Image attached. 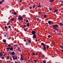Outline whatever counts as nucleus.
<instances>
[{
	"mask_svg": "<svg viewBox=\"0 0 63 63\" xmlns=\"http://www.w3.org/2000/svg\"><path fill=\"white\" fill-rule=\"evenodd\" d=\"M19 2H22V0H20V1H19Z\"/></svg>",
	"mask_w": 63,
	"mask_h": 63,
	"instance_id": "obj_49",
	"label": "nucleus"
},
{
	"mask_svg": "<svg viewBox=\"0 0 63 63\" xmlns=\"http://www.w3.org/2000/svg\"><path fill=\"white\" fill-rule=\"evenodd\" d=\"M28 42H29V43H30L31 42V41L29 40L28 41Z\"/></svg>",
	"mask_w": 63,
	"mask_h": 63,
	"instance_id": "obj_28",
	"label": "nucleus"
},
{
	"mask_svg": "<svg viewBox=\"0 0 63 63\" xmlns=\"http://www.w3.org/2000/svg\"><path fill=\"white\" fill-rule=\"evenodd\" d=\"M32 7H30V10H31V9H32Z\"/></svg>",
	"mask_w": 63,
	"mask_h": 63,
	"instance_id": "obj_35",
	"label": "nucleus"
},
{
	"mask_svg": "<svg viewBox=\"0 0 63 63\" xmlns=\"http://www.w3.org/2000/svg\"><path fill=\"white\" fill-rule=\"evenodd\" d=\"M7 25H9V23H7Z\"/></svg>",
	"mask_w": 63,
	"mask_h": 63,
	"instance_id": "obj_54",
	"label": "nucleus"
},
{
	"mask_svg": "<svg viewBox=\"0 0 63 63\" xmlns=\"http://www.w3.org/2000/svg\"><path fill=\"white\" fill-rule=\"evenodd\" d=\"M48 22L49 24H50L51 23V21H49Z\"/></svg>",
	"mask_w": 63,
	"mask_h": 63,
	"instance_id": "obj_15",
	"label": "nucleus"
},
{
	"mask_svg": "<svg viewBox=\"0 0 63 63\" xmlns=\"http://www.w3.org/2000/svg\"><path fill=\"white\" fill-rule=\"evenodd\" d=\"M60 2H62V1H60Z\"/></svg>",
	"mask_w": 63,
	"mask_h": 63,
	"instance_id": "obj_57",
	"label": "nucleus"
},
{
	"mask_svg": "<svg viewBox=\"0 0 63 63\" xmlns=\"http://www.w3.org/2000/svg\"><path fill=\"white\" fill-rule=\"evenodd\" d=\"M11 26H8V27L9 28H11Z\"/></svg>",
	"mask_w": 63,
	"mask_h": 63,
	"instance_id": "obj_37",
	"label": "nucleus"
},
{
	"mask_svg": "<svg viewBox=\"0 0 63 63\" xmlns=\"http://www.w3.org/2000/svg\"><path fill=\"white\" fill-rule=\"evenodd\" d=\"M10 47H7L6 48V49H7V50H9L10 49Z\"/></svg>",
	"mask_w": 63,
	"mask_h": 63,
	"instance_id": "obj_14",
	"label": "nucleus"
},
{
	"mask_svg": "<svg viewBox=\"0 0 63 63\" xmlns=\"http://www.w3.org/2000/svg\"><path fill=\"white\" fill-rule=\"evenodd\" d=\"M9 59V56H8L7 57V59Z\"/></svg>",
	"mask_w": 63,
	"mask_h": 63,
	"instance_id": "obj_30",
	"label": "nucleus"
},
{
	"mask_svg": "<svg viewBox=\"0 0 63 63\" xmlns=\"http://www.w3.org/2000/svg\"><path fill=\"white\" fill-rule=\"evenodd\" d=\"M24 42H26V40L25 39L24 40Z\"/></svg>",
	"mask_w": 63,
	"mask_h": 63,
	"instance_id": "obj_43",
	"label": "nucleus"
},
{
	"mask_svg": "<svg viewBox=\"0 0 63 63\" xmlns=\"http://www.w3.org/2000/svg\"><path fill=\"white\" fill-rule=\"evenodd\" d=\"M38 18H40V16H38Z\"/></svg>",
	"mask_w": 63,
	"mask_h": 63,
	"instance_id": "obj_45",
	"label": "nucleus"
},
{
	"mask_svg": "<svg viewBox=\"0 0 63 63\" xmlns=\"http://www.w3.org/2000/svg\"><path fill=\"white\" fill-rule=\"evenodd\" d=\"M58 25H53V28L54 30H55L58 31H59V29L57 28V27H58Z\"/></svg>",
	"mask_w": 63,
	"mask_h": 63,
	"instance_id": "obj_1",
	"label": "nucleus"
},
{
	"mask_svg": "<svg viewBox=\"0 0 63 63\" xmlns=\"http://www.w3.org/2000/svg\"><path fill=\"white\" fill-rule=\"evenodd\" d=\"M36 7V5H34L33 6H32V7L33 8H35V7Z\"/></svg>",
	"mask_w": 63,
	"mask_h": 63,
	"instance_id": "obj_18",
	"label": "nucleus"
},
{
	"mask_svg": "<svg viewBox=\"0 0 63 63\" xmlns=\"http://www.w3.org/2000/svg\"><path fill=\"white\" fill-rule=\"evenodd\" d=\"M30 24L29 23H28L27 24L26 26L25 25H23L24 27H27H27H29V26Z\"/></svg>",
	"mask_w": 63,
	"mask_h": 63,
	"instance_id": "obj_3",
	"label": "nucleus"
},
{
	"mask_svg": "<svg viewBox=\"0 0 63 63\" xmlns=\"http://www.w3.org/2000/svg\"><path fill=\"white\" fill-rule=\"evenodd\" d=\"M43 63H46V62H45V61H43Z\"/></svg>",
	"mask_w": 63,
	"mask_h": 63,
	"instance_id": "obj_38",
	"label": "nucleus"
},
{
	"mask_svg": "<svg viewBox=\"0 0 63 63\" xmlns=\"http://www.w3.org/2000/svg\"><path fill=\"white\" fill-rule=\"evenodd\" d=\"M14 19L13 18H12L11 19H10V20L11 21H14Z\"/></svg>",
	"mask_w": 63,
	"mask_h": 63,
	"instance_id": "obj_20",
	"label": "nucleus"
},
{
	"mask_svg": "<svg viewBox=\"0 0 63 63\" xmlns=\"http://www.w3.org/2000/svg\"><path fill=\"white\" fill-rule=\"evenodd\" d=\"M60 47L61 48H63V46H61Z\"/></svg>",
	"mask_w": 63,
	"mask_h": 63,
	"instance_id": "obj_33",
	"label": "nucleus"
},
{
	"mask_svg": "<svg viewBox=\"0 0 63 63\" xmlns=\"http://www.w3.org/2000/svg\"><path fill=\"white\" fill-rule=\"evenodd\" d=\"M10 21H9V22H10Z\"/></svg>",
	"mask_w": 63,
	"mask_h": 63,
	"instance_id": "obj_61",
	"label": "nucleus"
},
{
	"mask_svg": "<svg viewBox=\"0 0 63 63\" xmlns=\"http://www.w3.org/2000/svg\"><path fill=\"white\" fill-rule=\"evenodd\" d=\"M61 5H62V6L63 5V4H61Z\"/></svg>",
	"mask_w": 63,
	"mask_h": 63,
	"instance_id": "obj_55",
	"label": "nucleus"
},
{
	"mask_svg": "<svg viewBox=\"0 0 63 63\" xmlns=\"http://www.w3.org/2000/svg\"><path fill=\"white\" fill-rule=\"evenodd\" d=\"M47 48H49V47H48V46H47Z\"/></svg>",
	"mask_w": 63,
	"mask_h": 63,
	"instance_id": "obj_40",
	"label": "nucleus"
},
{
	"mask_svg": "<svg viewBox=\"0 0 63 63\" xmlns=\"http://www.w3.org/2000/svg\"><path fill=\"white\" fill-rule=\"evenodd\" d=\"M38 14H42V12H38Z\"/></svg>",
	"mask_w": 63,
	"mask_h": 63,
	"instance_id": "obj_22",
	"label": "nucleus"
},
{
	"mask_svg": "<svg viewBox=\"0 0 63 63\" xmlns=\"http://www.w3.org/2000/svg\"><path fill=\"white\" fill-rule=\"evenodd\" d=\"M3 54L2 53L0 52V58L1 57H2V56H3Z\"/></svg>",
	"mask_w": 63,
	"mask_h": 63,
	"instance_id": "obj_7",
	"label": "nucleus"
},
{
	"mask_svg": "<svg viewBox=\"0 0 63 63\" xmlns=\"http://www.w3.org/2000/svg\"><path fill=\"white\" fill-rule=\"evenodd\" d=\"M25 16V15L23 16Z\"/></svg>",
	"mask_w": 63,
	"mask_h": 63,
	"instance_id": "obj_58",
	"label": "nucleus"
},
{
	"mask_svg": "<svg viewBox=\"0 0 63 63\" xmlns=\"http://www.w3.org/2000/svg\"><path fill=\"white\" fill-rule=\"evenodd\" d=\"M53 45H54V44H53Z\"/></svg>",
	"mask_w": 63,
	"mask_h": 63,
	"instance_id": "obj_62",
	"label": "nucleus"
},
{
	"mask_svg": "<svg viewBox=\"0 0 63 63\" xmlns=\"http://www.w3.org/2000/svg\"><path fill=\"white\" fill-rule=\"evenodd\" d=\"M58 9H55L54 10V12H58Z\"/></svg>",
	"mask_w": 63,
	"mask_h": 63,
	"instance_id": "obj_12",
	"label": "nucleus"
},
{
	"mask_svg": "<svg viewBox=\"0 0 63 63\" xmlns=\"http://www.w3.org/2000/svg\"><path fill=\"white\" fill-rule=\"evenodd\" d=\"M10 49L11 50V51L13 50V47H11L10 48Z\"/></svg>",
	"mask_w": 63,
	"mask_h": 63,
	"instance_id": "obj_8",
	"label": "nucleus"
},
{
	"mask_svg": "<svg viewBox=\"0 0 63 63\" xmlns=\"http://www.w3.org/2000/svg\"><path fill=\"white\" fill-rule=\"evenodd\" d=\"M61 50V51H62V52H63V50Z\"/></svg>",
	"mask_w": 63,
	"mask_h": 63,
	"instance_id": "obj_52",
	"label": "nucleus"
},
{
	"mask_svg": "<svg viewBox=\"0 0 63 63\" xmlns=\"http://www.w3.org/2000/svg\"><path fill=\"white\" fill-rule=\"evenodd\" d=\"M48 38H50V37H51V36L50 35H49L48 36Z\"/></svg>",
	"mask_w": 63,
	"mask_h": 63,
	"instance_id": "obj_25",
	"label": "nucleus"
},
{
	"mask_svg": "<svg viewBox=\"0 0 63 63\" xmlns=\"http://www.w3.org/2000/svg\"><path fill=\"white\" fill-rule=\"evenodd\" d=\"M24 30L25 31H26V29H24Z\"/></svg>",
	"mask_w": 63,
	"mask_h": 63,
	"instance_id": "obj_42",
	"label": "nucleus"
},
{
	"mask_svg": "<svg viewBox=\"0 0 63 63\" xmlns=\"http://www.w3.org/2000/svg\"><path fill=\"white\" fill-rule=\"evenodd\" d=\"M59 25L60 26H63V24H62V23H60Z\"/></svg>",
	"mask_w": 63,
	"mask_h": 63,
	"instance_id": "obj_16",
	"label": "nucleus"
},
{
	"mask_svg": "<svg viewBox=\"0 0 63 63\" xmlns=\"http://www.w3.org/2000/svg\"><path fill=\"white\" fill-rule=\"evenodd\" d=\"M41 5H39V6H38V8H41Z\"/></svg>",
	"mask_w": 63,
	"mask_h": 63,
	"instance_id": "obj_21",
	"label": "nucleus"
},
{
	"mask_svg": "<svg viewBox=\"0 0 63 63\" xmlns=\"http://www.w3.org/2000/svg\"><path fill=\"white\" fill-rule=\"evenodd\" d=\"M37 20H39V18H37Z\"/></svg>",
	"mask_w": 63,
	"mask_h": 63,
	"instance_id": "obj_51",
	"label": "nucleus"
},
{
	"mask_svg": "<svg viewBox=\"0 0 63 63\" xmlns=\"http://www.w3.org/2000/svg\"><path fill=\"white\" fill-rule=\"evenodd\" d=\"M17 14V13L16 12H15L14 13V15H16Z\"/></svg>",
	"mask_w": 63,
	"mask_h": 63,
	"instance_id": "obj_19",
	"label": "nucleus"
},
{
	"mask_svg": "<svg viewBox=\"0 0 63 63\" xmlns=\"http://www.w3.org/2000/svg\"><path fill=\"white\" fill-rule=\"evenodd\" d=\"M26 46H27V45H28V43H26Z\"/></svg>",
	"mask_w": 63,
	"mask_h": 63,
	"instance_id": "obj_46",
	"label": "nucleus"
},
{
	"mask_svg": "<svg viewBox=\"0 0 63 63\" xmlns=\"http://www.w3.org/2000/svg\"><path fill=\"white\" fill-rule=\"evenodd\" d=\"M2 4V2L1 1L0 2V4Z\"/></svg>",
	"mask_w": 63,
	"mask_h": 63,
	"instance_id": "obj_34",
	"label": "nucleus"
},
{
	"mask_svg": "<svg viewBox=\"0 0 63 63\" xmlns=\"http://www.w3.org/2000/svg\"><path fill=\"white\" fill-rule=\"evenodd\" d=\"M62 3H63L62 2Z\"/></svg>",
	"mask_w": 63,
	"mask_h": 63,
	"instance_id": "obj_60",
	"label": "nucleus"
},
{
	"mask_svg": "<svg viewBox=\"0 0 63 63\" xmlns=\"http://www.w3.org/2000/svg\"><path fill=\"white\" fill-rule=\"evenodd\" d=\"M30 1H31V0H29Z\"/></svg>",
	"mask_w": 63,
	"mask_h": 63,
	"instance_id": "obj_59",
	"label": "nucleus"
},
{
	"mask_svg": "<svg viewBox=\"0 0 63 63\" xmlns=\"http://www.w3.org/2000/svg\"><path fill=\"white\" fill-rule=\"evenodd\" d=\"M41 45L42 46L43 45V46H44V47H46V45H44V43H41Z\"/></svg>",
	"mask_w": 63,
	"mask_h": 63,
	"instance_id": "obj_9",
	"label": "nucleus"
},
{
	"mask_svg": "<svg viewBox=\"0 0 63 63\" xmlns=\"http://www.w3.org/2000/svg\"><path fill=\"white\" fill-rule=\"evenodd\" d=\"M5 55H6V54H4V56H5Z\"/></svg>",
	"mask_w": 63,
	"mask_h": 63,
	"instance_id": "obj_56",
	"label": "nucleus"
},
{
	"mask_svg": "<svg viewBox=\"0 0 63 63\" xmlns=\"http://www.w3.org/2000/svg\"><path fill=\"white\" fill-rule=\"evenodd\" d=\"M47 15H44V17H45V18H46V17H47Z\"/></svg>",
	"mask_w": 63,
	"mask_h": 63,
	"instance_id": "obj_24",
	"label": "nucleus"
},
{
	"mask_svg": "<svg viewBox=\"0 0 63 63\" xmlns=\"http://www.w3.org/2000/svg\"><path fill=\"white\" fill-rule=\"evenodd\" d=\"M33 55H35V54L34 53H33Z\"/></svg>",
	"mask_w": 63,
	"mask_h": 63,
	"instance_id": "obj_39",
	"label": "nucleus"
},
{
	"mask_svg": "<svg viewBox=\"0 0 63 63\" xmlns=\"http://www.w3.org/2000/svg\"><path fill=\"white\" fill-rule=\"evenodd\" d=\"M33 61H34V62H37L36 61V60H34Z\"/></svg>",
	"mask_w": 63,
	"mask_h": 63,
	"instance_id": "obj_36",
	"label": "nucleus"
},
{
	"mask_svg": "<svg viewBox=\"0 0 63 63\" xmlns=\"http://www.w3.org/2000/svg\"><path fill=\"white\" fill-rule=\"evenodd\" d=\"M1 59H4V57H2L1 58Z\"/></svg>",
	"mask_w": 63,
	"mask_h": 63,
	"instance_id": "obj_32",
	"label": "nucleus"
},
{
	"mask_svg": "<svg viewBox=\"0 0 63 63\" xmlns=\"http://www.w3.org/2000/svg\"><path fill=\"white\" fill-rule=\"evenodd\" d=\"M37 37V36H36V34H33V35L32 37L34 39H35Z\"/></svg>",
	"mask_w": 63,
	"mask_h": 63,
	"instance_id": "obj_6",
	"label": "nucleus"
},
{
	"mask_svg": "<svg viewBox=\"0 0 63 63\" xmlns=\"http://www.w3.org/2000/svg\"><path fill=\"white\" fill-rule=\"evenodd\" d=\"M37 54H38L37 53H36L35 54V55H37Z\"/></svg>",
	"mask_w": 63,
	"mask_h": 63,
	"instance_id": "obj_48",
	"label": "nucleus"
},
{
	"mask_svg": "<svg viewBox=\"0 0 63 63\" xmlns=\"http://www.w3.org/2000/svg\"><path fill=\"white\" fill-rule=\"evenodd\" d=\"M35 41H36V42H37V39H36Z\"/></svg>",
	"mask_w": 63,
	"mask_h": 63,
	"instance_id": "obj_53",
	"label": "nucleus"
},
{
	"mask_svg": "<svg viewBox=\"0 0 63 63\" xmlns=\"http://www.w3.org/2000/svg\"><path fill=\"white\" fill-rule=\"evenodd\" d=\"M13 58L14 59H17V57L15 56H13Z\"/></svg>",
	"mask_w": 63,
	"mask_h": 63,
	"instance_id": "obj_4",
	"label": "nucleus"
},
{
	"mask_svg": "<svg viewBox=\"0 0 63 63\" xmlns=\"http://www.w3.org/2000/svg\"><path fill=\"white\" fill-rule=\"evenodd\" d=\"M7 36L6 35H5L4 36V37H6V36Z\"/></svg>",
	"mask_w": 63,
	"mask_h": 63,
	"instance_id": "obj_44",
	"label": "nucleus"
},
{
	"mask_svg": "<svg viewBox=\"0 0 63 63\" xmlns=\"http://www.w3.org/2000/svg\"><path fill=\"white\" fill-rule=\"evenodd\" d=\"M3 41L4 43H6V40L5 39H3Z\"/></svg>",
	"mask_w": 63,
	"mask_h": 63,
	"instance_id": "obj_13",
	"label": "nucleus"
},
{
	"mask_svg": "<svg viewBox=\"0 0 63 63\" xmlns=\"http://www.w3.org/2000/svg\"><path fill=\"white\" fill-rule=\"evenodd\" d=\"M17 49H18V50H19H19H20V48H18Z\"/></svg>",
	"mask_w": 63,
	"mask_h": 63,
	"instance_id": "obj_27",
	"label": "nucleus"
},
{
	"mask_svg": "<svg viewBox=\"0 0 63 63\" xmlns=\"http://www.w3.org/2000/svg\"><path fill=\"white\" fill-rule=\"evenodd\" d=\"M26 22H28V20H26Z\"/></svg>",
	"mask_w": 63,
	"mask_h": 63,
	"instance_id": "obj_31",
	"label": "nucleus"
},
{
	"mask_svg": "<svg viewBox=\"0 0 63 63\" xmlns=\"http://www.w3.org/2000/svg\"><path fill=\"white\" fill-rule=\"evenodd\" d=\"M11 54L12 55H14L15 54V52H13L11 53Z\"/></svg>",
	"mask_w": 63,
	"mask_h": 63,
	"instance_id": "obj_11",
	"label": "nucleus"
},
{
	"mask_svg": "<svg viewBox=\"0 0 63 63\" xmlns=\"http://www.w3.org/2000/svg\"><path fill=\"white\" fill-rule=\"evenodd\" d=\"M49 9L50 10V11H52V9L51 8H49Z\"/></svg>",
	"mask_w": 63,
	"mask_h": 63,
	"instance_id": "obj_23",
	"label": "nucleus"
},
{
	"mask_svg": "<svg viewBox=\"0 0 63 63\" xmlns=\"http://www.w3.org/2000/svg\"><path fill=\"white\" fill-rule=\"evenodd\" d=\"M43 50H45L46 49V47L45 46L43 47Z\"/></svg>",
	"mask_w": 63,
	"mask_h": 63,
	"instance_id": "obj_10",
	"label": "nucleus"
},
{
	"mask_svg": "<svg viewBox=\"0 0 63 63\" xmlns=\"http://www.w3.org/2000/svg\"><path fill=\"white\" fill-rule=\"evenodd\" d=\"M8 46L9 47H11V45L10 44H8Z\"/></svg>",
	"mask_w": 63,
	"mask_h": 63,
	"instance_id": "obj_29",
	"label": "nucleus"
},
{
	"mask_svg": "<svg viewBox=\"0 0 63 63\" xmlns=\"http://www.w3.org/2000/svg\"><path fill=\"white\" fill-rule=\"evenodd\" d=\"M21 60H23V58H22V57H21Z\"/></svg>",
	"mask_w": 63,
	"mask_h": 63,
	"instance_id": "obj_26",
	"label": "nucleus"
},
{
	"mask_svg": "<svg viewBox=\"0 0 63 63\" xmlns=\"http://www.w3.org/2000/svg\"><path fill=\"white\" fill-rule=\"evenodd\" d=\"M7 26L5 27V29H6L7 28Z\"/></svg>",
	"mask_w": 63,
	"mask_h": 63,
	"instance_id": "obj_41",
	"label": "nucleus"
},
{
	"mask_svg": "<svg viewBox=\"0 0 63 63\" xmlns=\"http://www.w3.org/2000/svg\"><path fill=\"white\" fill-rule=\"evenodd\" d=\"M18 19L19 20H23V18L22 16H19L18 17Z\"/></svg>",
	"mask_w": 63,
	"mask_h": 63,
	"instance_id": "obj_2",
	"label": "nucleus"
},
{
	"mask_svg": "<svg viewBox=\"0 0 63 63\" xmlns=\"http://www.w3.org/2000/svg\"><path fill=\"white\" fill-rule=\"evenodd\" d=\"M2 2H4V0H2Z\"/></svg>",
	"mask_w": 63,
	"mask_h": 63,
	"instance_id": "obj_50",
	"label": "nucleus"
},
{
	"mask_svg": "<svg viewBox=\"0 0 63 63\" xmlns=\"http://www.w3.org/2000/svg\"><path fill=\"white\" fill-rule=\"evenodd\" d=\"M21 57L22 58L23 57V56H22V55H21Z\"/></svg>",
	"mask_w": 63,
	"mask_h": 63,
	"instance_id": "obj_47",
	"label": "nucleus"
},
{
	"mask_svg": "<svg viewBox=\"0 0 63 63\" xmlns=\"http://www.w3.org/2000/svg\"><path fill=\"white\" fill-rule=\"evenodd\" d=\"M49 1L51 2H53L54 1V0H49Z\"/></svg>",
	"mask_w": 63,
	"mask_h": 63,
	"instance_id": "obj_17",
	"label": "nucleus"
},
{
	"mask_svg": "<svg viewBox=\"0 0 63 63\" xmlns=\"http://www.w3.org/2000/svg\"><path fill=\"white\" fill-rule=\"evenodd\" d=\"M32 33L33 35L36 34H35L36 33V32L35 31H32Z\"/></svg>",
	"mask_w": 63,
	"mask_h": 63,
	"instance_id": "obj_5",
	"label": "nucleus"
}]
</instances>
